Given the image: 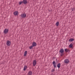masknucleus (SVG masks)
<instances>
[{
	"label": "nucleus",
	"instance_id": "423d86ee",
	"mask_svg": "<svg viewBox=\"0 0 75 75\" xmlns=\"http://www.w3.org/2000/svg\"><path fill=\"white\" fill-rule=\"evenodd\" d=\"M52 64L53 65L54 68H56L57 67V66H56V63L55 61H54L52 62Z\"/></svg>",
	"mask_w": 75,
	"mask_h": 75
},
{
	"label": "nucleus",
	"instance_id": "f257e3e1",
	"mask_svg": "<svg viewBox=\"0 0 75 75\" xmlns=\"http://www.w3.org/2000/svg\"><path fill=\"white\" fill-rule=\"evenodd\" d=\"M59 52L61 53V57H62L64 55V49L62 48L59 51Z\"/></svg>",
	"mask_w": 75,
	"mask_h": 75
},
{
	"label": "nucleus",
	"instance_id": "f3484780",
	"mask_svg": "<svg viewBox=\"0 0 75 75\" xmlns=\"http://www.w3.org/2000/svg\"><path fill=\"white\" fill-rule=\"evenodd\" d=\"M72 43H71L69 46V48H72L73 47V45L72 44Z\"/></svg>",
	"mask_w": 75,
	"mask_h": 75
},
{
	"label": "nucleus",
	"instance_id": "0eeeda50",
	"mask_svg": "<svg viewBox=\"0 0 75 75\" xmlns=\"http://www.w3.org/2000/svg\"><path fill=\"white\" fill-rule=\"evenodd\" d=\"M36 64H37V61H36V60H35L33 61V65L34 67H35Z\"/></svg>",
	"mask_w": 75,
	"mask_h": 75
},
{
	"label": "nucleus",
	"instance_id": "4be33fe9",
	"mask_svg": "<svg viewBox=\"0 0 75 75\" xmlns=\"http://www.w3.org/2000/svg\"><path fill=\"white\" fill-rule=\"evenodd\" d=\"M71 10H72V11H74V8H71Z\"/></svg>",
	"mask_w": 75,
	"mask_h": 75
},
{
	"label": "nucleus",
	"instance_id": "412c9836",
	"mask_svg": "<svg viewBox=\"0 0 75 75\" xmlns=\"http://www.w3.org/2000/svg\"><path fill=\"white\" fill-rule=\"evenodd\" d=\"M54 71H55V69H53L51 71V72H54Z\"/></svg>",
	"mask_w": 75,
	"mask_h": 75
},
{
	"label": "nucleus",
	"instance_id": "20e7f679",
	"mask_svg": "<svg viewBox=\"0 0 75 75\" xmlns=\"http://www.w3.org/2000/svg\"><path fill=\"white\" fill-rule=\"evenodd\" d=\"M21 16L22 18H25L26 17V14L25 13H22L21 14Z\"/></svg>",
	"mask_w": 75,
	"mask_h": 75
},
{
	"label": "nucleus",
	"instance_id": "f03ea898",
	"mask_svg": "<svg viewBox=\"0 0 75 75\" xmlns=\"http://www.w3.org/2000/svg\"><path fill=\"white\" fill-rule=\"evenodd\" d=\"M4 33L5 34H7L8 33V29H5L4 31Z\"/></svg>",
	"mask_w": 75,
	"mask_h": 75
},
{
	"label": "nucleus",
	"instance_id": "9d476101",
	"mask_svg": "<svg viewBox=\"0 0 75 75\" xmlns=\"http://www.w3.org/2000/svg\"><path fill=\"white\" fill-rule=\"evenodd\" d=\"M32 46L33 47H36L37 46V43L35 42H33L32 43Z\"/></svg>",
	"mask_w": 75,
	"mask_h": 75
},
{
	"label": "nucleus",
	"instance_id": "6ab92c4d",
	"mask_svg": "<svg viewBox=\"0 0 75 75\" xmlns=\"http://www.w3.org/2000/svg\"><path fill=\"white\" fill-rule=\"evenodd\" d=\"M33 47L34 46H33V45H32L30 47H29V48H30V49H33Z\"/></svg>",
	"mask_w": 75,
	"mask_h": 75
},
{
	"label": "nucleus",
	"instance_id": "5701e85b",
	"mask_svg": "<svg viewBox=\"0 0 75 75\" xmlns=\"http://www.w3.org/2000/svg\"><path fill=\"white\" fill-rule=\"evenodd\" d=\"M56 61H57V59H56Z\"/></svg>",
	"mask_w": 75,
	"mask_h": 75
},
{
	"label": "nucleus",
	"instance_id": "2eb2a0df",
	"mask_svg": "<svg viewBox=\"0 0 75 75\" xmlns=\"http://www.w3.org/2000/svg\"><path fill=\"white\" fill-rule=\"evenodd\" d=\"M27 69V66H25L23 69V71H25Z\"/></svg>",
	"mask_w": 75,
	"mask_h": 75
},
{
	"label": "nucleus",
	"instance_id": "dca6fc26",
	"mask_svg": "<svg viewBox=\"0 0 75 75\" xmlns=\"http://www.w3.org/2000/svg\"><path fill=\"white\" fill-rule=\"evenodd\" d=\"M27 51H25L24 53V57H25V56L27 55Z\"/></svg>",
	"mask_w": 75,
	"mask_h": 75
},
{
	"label": "nucleus",
	"instance_id": "a211bd4d",
	"mask_svg": "<svg viewBox=\"0 0 75 75\" xmlns=\"http://www.w3.org/2000/svg\"><path fill=\"white\" fill-rule=\"evenodd\" d=\"M56 26H59V22L58 21L56 23Z\"/></svg>",
	"mask_w": 75,
	"mask_h": 75
},
{
	"label": "nucleus",
	"instance_id": "7ed1b4c3",
	"mask_svg": "<svg viewBox=\"0 0 75 75\" xmlns=\"http://www.w3.org/2000/svg\"><path fill=\"white\" fill-rule=\"evenodd\" d=\"M6 45L8 46H10L11 45V42L9 40H7L6 42Z\"/></svg>",
	"mask_w": 75,
	"mask_h": 75
},
{
	"label": "nucleus",
	"instance_id": "4468645a",
	"mask_svg": "<svg viewBox=\"0 0 75 75\" xmlns=\"http://www.w3.org/2000/svg\"><path fill=\"white\" fill-rule=\"evenodd\" d=\"M32 71H30L28 72V75H32Z\"/></svg>",
	"mask_w": 75,
	"mask_h": 75
},
{
	"label": "nucleus",
	"instance_id": "ddd939ff",
	"mask_svg": "<svg viewBox=\"0 0 75 75\" xmlns=\"http://www.w3.org/2000/svg\"><path fill=\"white\" fill-rule=\"evenodd\" d=\"M69 42H72V41H74V39L71 38L69 40Z\"/></svg>",
	"mask_w": 75,
	"mask_h": 75
},
{
	"label": "nucleus",
	"instance_id": "1a4fd4ad",
	"mask_svg": "<svg viewBox=\"0 0 75 75\" xmlns=\"http://www.w3.org/2000/svg\"><path fill=\"white\" fill-rule=\"evenodd\" d=\"M69 62V60L68 59H66L64 60V62L65 64H68Z\"/></svg>",
	"mask_w": 75,
	"mask_h": 75
},
{
	"label": "nucleus",
	"instance_id": "f8f14e48",
	"mask_svg": "<svg viewBox=\"0 0 75 75\" xmlns=\"http://www.w3.org/2000/svg\"><path fill=\"white\" fill-rule=\"evenodd\" d=\"M57 67H58V68L59 69L61 67V63H58L57 64Z\"/></svg>",
	"mask_w": 75,
	"mask_h": 75
},
{
	"label": "nucleus",
	"instance_id": "39448f33",
	"mask_svg": "<svg viewBox=\"0 0 75 75\" xmlns=\"http://www.w3.org/2000/svg\"><path fill=\"white\" fill-rule=\"evenodd\" d=\"M13 14L14 16H18V11H15L13 13Z\"/></svg>",
	"mask_w": 75,
	"mask_h": 75
},
{
	"label": "nucleus",
	"instance_id": "9b49d317",
	"mask_svg": "<svg viewBox=\"0 0 75 75\" xmlns=\"http://www.w3.org/2000/svg\"><path fill=\"white\" fill-rule=\"evenodd\" d=\"M65 51L66 52H70V50L67 49H65Z\"/></svg>",
	"mask_w": 75,
	"mask_h": 75
},
{
	"label": "nucleus",
	"instance_id": "6e6552de",
	"mask_svg": "<svg viewBox=\"0 0 75 75\" xmlns=\"http://www.w3.org/2000/svg\"><path fill=\"white\" fill-rule=\"evenodd\" d=\"M23 3L24 4H27V3H28L27 0H23Z\"/></svg>",
	"mask_w": 75,
	"mask_h": 75
},
{
	"label": "nucleus",
	"instance_id": "aec40b11",
	"mask_svg": "<svg viewBox=\"0 0 75 75\" xmlns=\"http://www.w3.org/2000/svg\"><path fill=\"white\" fill-rule=\"evenodd\" d=\"M22 3H23V1H21L19 2V4L20 5H21Z\"/></svg>",
	"mask_w": 75,
	"mask_h": 75
}]
</instances>
